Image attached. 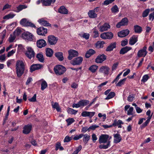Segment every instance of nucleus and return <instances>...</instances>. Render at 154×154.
<instances>
[{"instance_id":"f257e3e1","label":"nucleus","mask_w":154,"mask_h":154,"mask_svg":"<svg viewBox=\"0 0 154 154\" xmlns=\"http://www.w3.org/2000/svg\"><path fill=\"white\" fill-rule=\"evenodd\" d=\"M16 66L17 76L18 77H20L24 73L25 69L24 63L22 60H17L16 63Z\"/></svg>"},{"instance_id":"f03ea898","label":"nucleus","mask_w":154,"mask_h":154,"mask_svg":"<svg viewBox=\"0 0 154 154\" xmlns=\"http://www.w3.org/2000/svg\"><path fill=\"white\" fill-rule=\"evenodd\" d=\"M54 70L57 75H63L66 71V69L63 65H57L54 67Z\"/></svg>"},{"instance_id":"7ed1b4c3","label":"nucleus","mask_w":154,"mask_h":154,"mask_svg":"<svg viewBox=\"0 0 154 154\" xmlns=\"http://www.w3.org/2000/svg\"><path fill=\"white\" fill-rule=\"evenodd\" d=\"M20 23L21 25L24 26H29L35 28H36L34 23L29 21L26 18H23L20 21Z\"/></svg>"},{"instance_id":"20e7f679","label":"nucleus","mask_w":154,"mask_h":154,"mask_svg":"<svg viewBox=\"0 0 154 154\" xmlns=\"http://www.w3.org/2000/svg\"><path fill=\"white\" fill-rule=\"evenodd\" d=\"M48 43L51 45H55L57 43L58 38L53 35H50L48 37Z\"/></svg>"},{"instance_id":"39448f33","label":"nucleus","mask_w":154,"mask_h":154,"mask_svg":"<svg viewBox=\"0 0 154 154\" xmlns=\"http://www.w3.org/2000/svg\"><path fill=\"white\" fill-rule=\"evenodd\" d=\"M101 38L104 39H111L113 37V33L110 32H105L100 34Z\"/></svg>"},{"instance_id":"423d86ee","label":"nucleus","mask_w":154,"mask_h":154,"mask_svg":"<svg viewBox=\"0 0 154 154\" xmlns=\"http://www.w3.org/2000/svg\"><path fill=\"white\" fill-rule=\"evenodd\" d=\"M83 59L81 57H76L71 61V63L73 65H80L82 63Z\"/></svg>"},{"instance_id":"0eeeda50","label":"nucleus","mask_w":154,"mask_h":154,"mask_svg":"<svg viewBox=\"0 0 154 154\" xmlns=\"http://www.w3.org/2000/svg\"><path fill=\"white\" fill-rule=\"evenodd\" d=\"M69 55L67 58L69 60H71L73 57L77 56L79 54L78 51L75 50L70 49L68 51Z\"/></svg>"},{"instance_id":"6e6552de","label":"nucleus","mask_w":154,"mask_h":154,"mask_svg":"<svg viewBox=\"0 0 154 154\" xmlns=\"http://www.w3.org/2000/svg\"><path fill=\"white\" fill-rule=\"evenodd\" d=\"M146 49V47L144 46L142 49H140L137 53V55L138 57H145L147 54Z\"/></svg>"},{"instance_id":"1a4fd4ad","label":"nucleus","mask_w":154,"mask_h":154,"mask_svg":"<svg viewBox=\"0 0 154 154\" xmlns=\"http://www.w3.org/2000/svg\"><path fill=\"white\" fill-rule=\"evenodd\" d=\"M27 51L25 53L26 55L29 59H31L32 57H33L35 56V52L31 47H28L27 48Z\"/></svg>"},{"instance_id":"9d476101","label":"nucleus","mask_w":154,"mask_h":154,"mask_svg":"<svg viewBox=\"0 0 154 154\" xmlns=\"http://www.w3.org/2000/svg\"><path fill=\"white\" fill-rule=\"evenodd\" d=\"M106 56L104 54H99L96 58L95 62L98 63H101L106 59Z\"/></svg>"},{"instance_id":"9b49d317","label":"nucleus","mask_w":154,"mask_h":154,"mask_svg":"<svg viewBox=\"0 0 154 154\" xmlns=\"http://www.w3.org/2000/svg\"><path fill=\"white\" fill-rule=\"evenodd\" d=\"M128 20L126 17H125L121 20V21L117 23L116 26L117 28H119L122 26H125L127 25L128 23Z\"/></svg>"},{"instance_id":"f8f14e48","label":"nucleus","mask_w":154,"mask_h":154,"mask_svg":"<svg viewBox=\"0 0 154 154\" xmlns=\"http://www.w3.org/2000/svg\"><path fill=\"white\" fill-rule=\"evenodd\" d=\"M109 136L107 134H102L100 137L99 141L100 144L106 143L109 138Z\"/></svg>"},{"instance_id":"ddd939ff","label":"nucleus","mask_w":154,"mask_h":154,"mask_svg":"<svg viewBox=\"0 0 154 154\" xmlns=\"http://www.w3.org/2000/svg\"><path fill=\"white\" fill-rule=\"evenodd\" d=\"M129 32V30L128 29H123L118 32V35L119 37L123 38L127 36Z\"/></svg>"},{"instance_id":"4468645a","label":"nucleus","mask_w":154,"mask_h":154,"mask_svg":"<svg viewBox=\"0 0 154 154\" xmlns=\"http://www.w3.org/2000/svg\"><path fill=\"white\" fill-rule=\"evenodd\" d=\"M22 37L23 39L31 41L33 39V35L29 32H24L22 34Z\"/></svg>"},{"instance_id":"2eb2a0df","label":"nucleus","mask_w":154,"mask_h":154,"mask_svg":"<svg viewBox=\"0 0 154 154\" xmlns=\"http://www.w3.org/2000/svg\"><path fill=\"white\" fill-rule=\"evenodd\" d=\"M95 114L94 112H90L86 111H83L81 114V116L85 117L88 116L90 118H91Z\"/></svg>"},{"instance_id":"dca6fc26","label":"nucleus","mask_w":154,"mask_h":154,"mask_svg":"<svg viewBox=\"0 0 154 154\" xmlns=\"http://www.w3.org/2000/svg\"><path fill=\"white\" fill-rule=\"evenodd\" d=\"M116 43L114 42L111 43L106 48V51L107 52H110L116 48Z\"/></svg>"},{"instance_id":"f3484780","label":"nucleus","mask_w":154,"mask_h":154,"mask_svg":"<svg viewBox=\"0 0 154 154\" xmlns=\"http://www.w3.org/2000/svg\"><path fill=\"white\" fill-rule=\"evenodd\" d=\"M32 128V125H25L23 128V133L26 134H29Z\"/></svg>"},{"instance_id":"a211bd4d","label":"nucleus","mask_w":154,"mask_h":154,"mask_svg":"<svg viewBox=\"0 0 154 154\" xmlns=\"http://www.w3.org/2000/svg\"><path fill=\"white\" fill-rule=\"evenodd\" d=\"M39 23L42 26L51 27V24L44 18L39 19Z\"/></svg>"},{"instance_id":"6ab92c4d","label":"nucleus","mask_w":154,"mask_h":154,"mask_svg":"<svg viewBox=\"0 0 154 154\" xmlns=\"http://www.w3.org/2000/svg\"><path fill=\"white\" fill-rule=\"evenodd\" d=\"M110 26L109 24L105 23L103 25L100 26L99 31L101 32L107 31L108 29L110 28Z\"/></svg>"},{"instance_id":"aec40b11","label":"nucleus","mask_w":154,"mask_h":154,"mask_svg":"<svg viewBox=\"0 0 154 154\" xmlns=\"http://www.w3.org/2000/svg\"><path fill=\"white\" fill-rule=\"evenodd\" d=\"M48 29L47 28H45L43 26L39 27V35L43 36H45L47 33Z\"/></svg>"},{"instance_id":"412c9836","label":"nucleus","mask_w":154,"mask_h":154,"mask_svg":"<svg viewBox=\"0 0 154 154\" xmlns=\"http://www.w3.org/2000/svg\"><path fill=\"white\" fill-rule=\"evenodd\" d=\"M137 41L138 36L136 35H133L130 39L129 44L131 45H133Z\"/></svg>"},{"instance_id":"4be33fe9","label":"nucleus","mask_w":154,"mask_h":154,"mask_svg":"<svg viewBox=\"0 0 154 154\" xmlns=\"http://www.w3.org/2000/svg\"><path fill=\"white\" fill-rule=\"evenodd\" d=\"M114 142L116 143H117L120 142L122 140V137L119 134L117 133L113 135Z\"/></svg>"},{"instance_id":"5701e85b","label":"nucleus","mask_w":154,"mask_h":154,"mask_svg":"<svg viewBox=\"0 0 154 154\" xmlns=\"http://www.w3.org/2000/svg\"><path fill=\"white\" fill-rule=\"evenodd\" d=\"M43 5L45 6L51 5V4H54L56 0H41Z\"/></svg>"},{"instance_id":"b1692460","label":"nucleus","mask_w":154,"mask_h":154,"mask_svg":"<svg viewBox=\"0 0 154 154\" xmlns=\"http://www.w3.org/2000/svg\"><path fill=\"white\" fill-rule=\"evenodd\" d=\"M131 49L132 48L131 47L127 46L123 47L121 49L119 52V54H124Z\"/></svg>"},{"instance_id":"393cba45","label":"nucleus","mask_w":154,"mask_h":154,"mask_svg":"<svg viewBox=\"0 0 154 154\" xmlns=\"http://www.w3.org/2000/svg\"><path fill=\"white\" fill-rule=\"evenodd\" d=\"M63 53L62 52H57L55 53V56L59 61H62L64 59Z\"/></svg>"},{"instance_id":"a878e982","label":"nucleus","mask_w":154,"mask_h":154,"mask_svg":"<svg viewBox=\"0 0 154 154\" xmlns=\"http://www.w3.org/2000/svg\"><path fill=\"white\" fill-rule=\"evenodd\" d=\"M59 12L62 14H67L68 13V10L63 6H61L58 9Z\"/></svg>"},{"instance_id":"bb28decb","label":"nucleus","mask_w":154,"mask_h":154,"mask_svg":"<svg viewBox=\"0 0 154 154\" xmlns=\"http://www.w3.org/2000/svg\"><path fill=\"white\" fill-rule=\"evenodd\" d=\"M95 51L93 49H89L86 52L85 54V57L86 58H89L91 55L95 54Z\"/></svg>"},{"instance_id":"cd10ccee","label":"nucleus","mask_w":154,"mask_h":154,"mask_svg":"<svg viewBox=\"0 0 154 154\" xmlns=\"http://www.w3.org/2000/svg\"><path fill=\"white\" fill-rule=\"evenodd\" d=\"M80 107H84L88 104L89 103V101L88 100L83 99L79 100V101Z\"/></svg>"},{"instance_id":"c85d7f7f","label":"nucleus","mask_w":154,"mask_h":154,"mask_svg":"<svg viewBox=\"0 0 154 154\" xmlns=\"http://www.w3.org/2000/svg\"><path fill=\"white\" fill-rule=\"evenodd\" d=\"M134 32L136 33L140 34L142 31L143 30L142 27L139 25H134Z\"/></svg>"},{"instance_id":"c756f323","label":"nucleus","mask_w":154,"mask_h":154,"mask_svg":"<svg viewBox=\"0 0 154 154\" xmlns=\"http://www.w3.org/2000/svg\"><path fill=\"white\" fill-rule=\"evenodd\" d=\"M53 51L51 48H47L46 49V54L47 57H51L53 55Z\"/></svg>"},{"instance_id":"7c9ffc66","label":"nucleus","mask_w":154,"mask_h":154,"mask_svg":"<svg viewBox=\"0 0 154 154\" xmlns=\"http://www.w3.org/2000/svg\"><path fill=\"white\" fill-rule=\"evenodd\" d=\"M89 17L91 18H95L97 17V14L92 10H90L88 12Z\"/></svg>"},{"instance_id":"2f4dec72","label":"nucleus","mask_w":154,"mask_h":154,"mask_svg":"<svg viewBox=\"0 0 154 154\" xmlns=\"http://www.w3.org/2000/svg\"><path fill=\"white\" fill-rule=\"evenodd\" d=\"M47 45L46 41L43 39H39V48L45 47Z\"/></svg>"},{"instance_id":"473e14b6","label":"nucleus","mask_w":154,"mask_h":154,"mask_svg":"<svg viewBox=\"0 0 154 154\" xmlns=\"http://www.w3.org/2000/svg\"><path fill=\"white\" fill-rule=\"evenodd\" d=\"M38 69V64H33L30 67V72H32Z\"/></svg>"},{"instance_id":"72a5a7b5","label":"nucleus","mask_w":154,"mask_h":154,"mask_svg":"<svg viewBox=\"0 0 154 154\" xmlns=\"http://www.w3.org/2000/svg\"><path fill=\"white\" fill-rule=\"evenodd\" d=\"M110 144V141H109L106 145L100 144L99 146V147L100 149H107L109 146Z\"/></svg>"},{"instance_id":"f704fd0d","label":"nucleus","mask_w":154,"mask_h":154,"mask_svg":"<svg viewBox=\"0 0 154 154\" xmlns=\"http://www.w3.org/2000/svg\"><path fill=\"white\" fill-rule=\"evenodd\" d=\"M67 111L69 114L75 115L77 112L78 110L69 107L68 108Z\"/></svg>"},{"instance_id":"c9c22d12","label":"nucleus","mask_w":154,"mask_h":154,"mask_svg":"<svg viewBox=\"0 0 154 154\" xmlns=\"http://www.w3.org/2000/svg\"><path fill=\"white\" fill-rule=\"evenodd\" d=\"M116 95L115 93L114 92H110L107 97L105 98V100H109L113 98Z\"/></svg>"},{"instance_id":"e433bc0d","label":"nucleus","mask_w":154,"mask_h":154,"mask_svg":"<svg viewBox=\"0 0 154 154\" xmlns=\"http://www.w3.org/2000/svg\"><path fill=\"white\" fill-rule=\"evenodd\" d=\"M98 66L96 65H93L91 66L89 68V70L90 71L92 72H95L97 69Z\"/></svg>"},{"instance_id":"4c0bfd02","label":"nucleus","mask_w":154,"mask_h":154,"mask_svg":"<svg viewBox=\"0 0 154 154\" xmlns=\"http://www.w3.org/2000/svg\"><path fill=\"white\" fill-rule=\"evenodd\" d=\"M47 86L48 85L47 82L43 80L41 84V90L43 91L47 87Z\"/></svg>"},{"instance_id":"58836bf2","label":"nucleus","mask_w":154,"mask_h":154,"mask_svg":"<svg viewBox=\"0 0 154 154\" xmlns=\"http://www.w3.org/2000/svg\"><path fill=\"white\" fill-rule=\"evenodd\" d=\"M111 10L112 12L114 13H118L119 11V8L116 5L113 6Z\"/></svg>"},{"instance_id":"ea45409f","label":"nucleus","mask_w":154,"mask_h":154,"mask_svg":"<svg viewBox=\"0 0 154 154\" xmlns=\"http://www.w3.org/2000/svg\"><path fill=\"white\" fill-rule=\"evenodd\" d=\"M27 6L26 5H20L19 6L17 7V12H19L20 11H21L23 9H25L27 8Z\"/></svg>"},{"instance_id":"a19ab883","label":"nucleus","mask_w":154,"mask_h":154,"mask_svg":"<svg viewBox=\"0 0 154 154\" xmlns=\"http://www.w3.org/2000/svg\"><path fill=\"white\" fill-rule=\"evenodd\" d=\"M16 37V35L14 33L10 34L9 38V41L10 42H12L15 39Z\"/></svg>"},{"instance_id":"79ce46f5","label":"nucleus","mask_w":154,"mask_h":154,"mask_svg":"<svg viewBox=\"0 0 154 154\" xmlns=\"http://www.w3.org/2000/svg\"><path fill=\"white\" fill-rule=\"evenodd\" d=\"M85 135H86V136H84V137L83 138V140L84 143L85 144H86L88 143L90 139V136L87 134Z\"/></svg>"},{"instance_id":"37998d69","label":"nucleus","mask_w":154,"mask_h":154,"mask_svg":"<svg viewBox=\"0 0 154 154\" xmlns=\"http://www.w3.org/2000/svg\"><path fill=\"white\" fill-rule=\"evenodd\" d=\"M126 79V78H124V79L120 80L119 82L117 83L116 85L117 86H121L122 85L124 84L125 82Z\"/></svg>"},{"instance_id":"c03bdc74","label":"nucleus","mask_w":154,"mask_h":154,"mask_svg":"<svg viewBox=\"0 0 154 154\" xmlns=\"http://www.w3.org/2000/svg\"><path fill=\"white\" fill-rule=\"evenodd\" d=\"M149 9H147L145 10L143 12L142 14V17H146L148 15L149 12Z\"/></svg>"},{"instance_id":"a18cd8bd","label":"nucleus","mask_w":154,"mask_h":154,"mask_svg":"<svg viewBox=\"0 0 154 154\" xmlns=\"http://www.w3.org/2000/svg\"><path fill=\"white\" fill-rule=\"evenodd\" d=\"M15 16L13 14H9L8 15H5L3 17L4 19H8L10 18H13Z\"/></svg>"},{"instance_id":"49530a36","label":"nucleus","mask_w":154,"mask_h":154,"mask_svg":"<svg viewBox=\"0 0 154 154\" xmlns=\"http://www.w3.org/2000/svg\"><path fill=\"white\" fill-rule=\"evenodd\" d=\"M149 78V77L147 74L143 76L141 81L144 83L145 82L147 81Z\"/></svg>"},{"instance_id":"de8ad7c7","label":"nucleus","mask_w":154,"mask_h":154,"mask_svg":"<svg viewBox=\"0 0 154 154\" xmlns=\"http://www.w3.org/2000/svg\"><path fill=\"white\" fill-rule=\"evenodd\" d=\"M39 62L41 63L45 62V59L42 52L39 53Z\"/></svg>"},{"instance_id":"09e8293b","label":"nucleus","mask_w":154,"mask_h":154,"mask_svg":"<svg viewBox=\"0 0 154 154\" xmlns=\"http://www.w3.org/2000/svg\"><path fill=\"white\" fill-rule=\"evenodd\" d=\"M134 97V94H130L128 97L127 100L129 102H132L133 100V99Z\"/></svg>"},{"instance_id":"8fccbe9b","label":"nucleus","mask_w":154,"mask_h":154,"mask_svg":"<svg viewBox=\"0 0 154 154\" xmlns=\"http://www.w3.org/2000/svg\"><path fill=\"white\" fill-rule=\"evenodd\" d=\"M104 44V42H98L96 44V46L99 48H102L103 47V45Z\"/></svg>"},{"instance_id":"3c124183","label":"nucleus","mask_w":154,"mask_h":154,"mask_svg":"<svg viewBox=\"0 0 154 154\" xmlns=\"http://www.w3.org/2000/svg\"><path fill=\"white\" fill-rule=\"evenodd\" d=\"M36 97V94H35L31 98L28 99V100L31 102H35L37 101Z\"/></svg>"},{"instance_id":"603ef678","label":"nucleus","mask_w":154,"mask_h":154,"mask_svg":"<svg viewBox=\"0 0 154 154\" xmlns=\"http://www.w3.org/2000/svg\"><path fill=\"white\" fill-rule=\"evenodd\" d=\"M122 72H121L117 75V76L116 77V78L112 82V84H113L115 82L116 83L119 80V79L120 78V76L122 75Z\"/></svg>"},{"instance_id":"864d4df0","label":"nucleus","mask_w":154,"mask_h":154,"mask_svg":"<svg viewBox=\"0 0 154 154\" xmlns=\"http://www.w3.org/2000/svg\"><path fill=\"white\" fill-rule=\"evenodd\" d=\"M93 33L94 34V38H96L99 36V34L97 29H94Z\"/></svg>"},{"instance_id":"5fc2aeb1","label":"nucleus","mask_w":154,"mask_h":154,"mask_svg":"<svg viewBox=\"0 0 154 154\" xmlns=\"http://www.w3.org/2000/svg\"><path fill=\"white\" fill-rule=\"evenodd\" d=\"M67 123L68 125H70L72 123L74 122L75 121L73 118H69L66 120Z\"/></svg>"},{"instance_id":"6e6d98bb","label":"nucleus","mask_w":154,"mask_h":154,"mask_svg":"<svg viewBox=\"0 0 154 154\" xmlns=\"http://www.w3.org/2000/svg\"><path fill=\"white\" fill-rule=\"evenodd\" d=\"M150 121L148 120H147L146 122L143 123L140 126V128L141 129H143L149 123Z\"/></svg>"},{"instance_id":"4d7b16f0","label":"nucleus","mask_w":154,"mask_h":154,"mask_svg":"<svg viewBox=\"0 0 154 154\" xmlns=\"http://www.w3.org/2000/svg\"><path fill=\"white\" fill-rule=\"evenodd\" d=\"M82 148V146L81 145H80L76 148V150L74 151L73 152L74 153H75V154H78L79 152L81 150Z\"/></svg>"},{"instance_id":"13d9d810","label":"nucleus","mask_w":154,"mask_h":154,"mask_svg":"<svg viewBox=\"0 0 154 154\" xmlns=\"http://www.w3.org/2000/svg\"><path fill=\"white\" fill-rule=\"evenodd\" d=\"M99 126L98 125H92L91 126H90L89 127V129L90 130H94L95 129L97 128H99Z\"/></svg>"},{"instance_id":"bf43d9fd","label":"nucleus","mask_w":154,"mask_h":154,"mask_svg":"<svg viewBox=\"0 0 154 154\" xmlns=\"http://www.w3.org/2000/svg\"><path fill=\"white\" fill-rule=\"evenodd\" d=\"M128 43V40L127 39H126L125 40H122L121 42V45L124 47L127 45Z\"/></svg>"},{"instance_id":"052dcab7","label":"nucleus","mask_w":154,"mask_h":154,"mask_svg":"<svg viewBox=\"0 0 154 154\" xmlns=\"http://www.w3.org/2000/svg\"><path fill=\"white\" fill-rule=\"evenodd\" d=\"M122 121L121 120H119L118 121H117L116 119H115L114 120L113 123L112 124V125L113 126L116 127L117 126H118V125H119V121Z\"/></svg>"},{"instance_id":"680f3d73","label":"nucleus","mask_w":154,"mask_h":154,"mask_svg":"<svg viewBox=\"0 0 154 154\" xmlns=\"http://www.w3.org/2000/svg\"><path fill=\"white\" fill-rule=\"evenodd\" d=\"M88 131H89V128H88L87 126H85L82 128L81 130V132L83 133H85Z\"/></svg>"},{"instance_id":"e2e57ef3","label":"nucleus","mask_w":154,"mask_h":154,"mask_svg":"<svg viewBox=\"0 0 154 154\" xmlns=\"http://www.w3.org/2000/svg\"><path fill=\"white\" fill-rule=\"evenodd\" d=\"M6 34V31L5 30H4L1 33V36H2V40L1 41H3L5 36Z\"/></svg>"},{"instance_id":"0e129e2a","label":"nucleus","mask_w":154,"mask_h":154,"mask_svg":"<svg viewBox=\"0 0 154 154\" xmlns=\"http://www.w3.org/2000/svg\"><path fill=\"white\" fill-rule=\"evenodd\" d=\"M21 31L20 29H17L14 32V33L16 35H19L21 32Z\"/></svg>"},{"instance_id":"69168bd1","label":"nucleus","mask_w":154,"mask_h":154,"mask_svg":"<svg viewBox=\"0 0 154 154\" xmlns=\"http://www.w3.org/2000/svg\"><path fill=\"white\" fill-rule=\"evenodd\" d=\"M109 68L106 66H105V69L104 70V73L106 75H108L109 74Z\"/></svg>"},{"instance_id":"338daca9","label":"nucleus","mask_w":154,"mask_h":154,"mask_svg":"<svg viewBox=\"0 0 154 154\" xmlns=\"http://www.w3.org/2000/svg\"><path fill=\"white\" fill-rule=\"evenodd\" d=\"M134 108L133 107H131L130 108L129 110L128 111L127 114L128 115H132L133 114L132 112L133 111Z\"/></svg>"},{"instance_id":"774afa93","label":"nucleus","mask_w":154,"mask_h":154,"mask_svg":"<svg viewBox=\"0 0 154 154\" xmlns=\"http://www.w3.org/2000/svg\"><path fill=\"white\" fill-rule=\"evenodd\" d=\"M119 63L118 62H117V63H114L113 64V65H112V71H113L115 70H116V68L119 65Z\"/></svg>"}]
</instances>
